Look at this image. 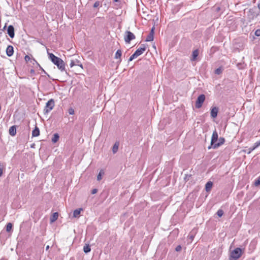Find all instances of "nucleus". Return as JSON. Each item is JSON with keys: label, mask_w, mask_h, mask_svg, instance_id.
Instances as JSON below:
<instances>
[{"label": "nucleus", "mask_w": 260, "mask_h": 260, "mask_svg": "<svg viewBox=\"0 0 260 260\" xmlns=\"http://www.w3.org/2000/svg\"><path fill=\"white\" fill-rule=\"evenodd\" d=\"M49 58L55 64L61 72L65 70V64L63 61L60 58L55 56L53 53H48Z\"/></svg>", "instance_id": "nucleus-1"}, {"label": "nucleus", "mask_w": 260, "mask_h": 260, "mask_svg": "<svg viewBox=\"0 0 260 260\" xmlns=\"http://www.w3.org/2000/svg\"><path fill=\"white\" fill-rule=\"evenodd\" d=\"M242 255V250L240 248H236L231 252L229 260H237Z\"/></svg>", "instance_id": "nucleus-2"}, {"label": "nucleus", "mask_w": 260, "mask_h": 260, "mask_svg": "<svg viewBox=\"0 0 260 260\" xmlns=\"http://www.w3.org/2000/svg\"><path fill=\"white\" fill-rule=\"evenodd\" d=\"M54 101L53 99L49 100L47 103L46 104V106L44 109V113L47 114L51 110H52L54 107Z\"/></svg>", "instance_id": "nucleus-3"}, {"label": "nucleus", "mask_w": 260, "mask_h": 260, "mask_svg": "<svg viewBox=\"0 0 260 260\" xmlns=\"http://www.w3.org/2000/svg\"><path fill=\"white\" fill-rule=\"evenodd\" d=\"M125 34L124 39L125 43H129L132 40L135 39V36L132 32L127 30Z\"/></svg>", "instance_id": "nucleus-4"}, {"label": "nucleus", "mask_w": 260, "mask_h": 260, "mask_svg": "<svg viewBox=\"0 0 260 260\" xmlns=\"http://www.w3.org/2000/svg\"><path fill=\"white\" fill-rule=\"evenodd\" d=\"M205 100V95L203 94L200 95L196 102V107L197 108H200Z\"/></svg>", "instance_id": "nucleus-5"}, {"label": "nucleus", "mask_w": 260, "mask_h": 260, "mask_svg": "<svg viewBox=\"0 0 260 260\" xmlns=\"http://www.w3.org/2000/svg\"><path fill=\"white\" fill-rule=\"evenodd\" d=\"M146 45L144 44H142L141 45V47L137 49L134 53L138 57L139 56L142 54L144 53V52L146 50Z\"/></svg>", "instance_id": "nucleus-6"}, {"label": "nucleus", "mask_w": 260, "mask_h": 260, "mask_svg": "<svg viewBox=\"0 0 260 260\" xmlns=\"http://www.w3.org/2000/svg\"><path fill=\"white\" fill-rule=\"evenodd\" d=\"M218 133L216 130H215L212 134V137H211V145L213 146V145L216 144L215 142L218 140Z\"/></svg>", "instance_id": "nucleus-7"}, {"label": "nucleus", "mask_w": 260, "mask_h": 260, "mask_svg": "<svg viewBox=\"0 0 260 260\" xmlns=\"http://www.w3.org/2000/svg\"><path fill=\"white\" fill-rule=\"evenodd\" d=\"M154 27H153L150 30L149 35L147 36L146 41V42H150L152 41L154 39Z\"/></svg>", "instance_id": "nucleus-8"}, {"label": "nucleus", "mask_w": 260, "mask_h": 260, "mask_svg": "<svg viewBox=\"0 0 260 260\" xmlns=\"http://www.w3.org/2000/svg\"><path fill=\"white\" fill-rule=\"evenodd\" d=\"M218 112V108L217 107H212L211 109V116L212 118H215L217 116Z\"/></svg>", "instance_id": "nucleus-9"}, {"label": "nucleus", "mask_w": 260, "mask_h": 260, "mask_svg": "<svg viewBox=\"0 0 260 260\" xmlns=\"http://www.w3.org/2000/svg\"><path fill=\"white\" fill-rule=\"evenodd\" d=\"M7 32L9 35V36L11 38H13L14 37V27L12 25H9L8 27Z\"/></svg>", "instance_id": "nucleus-10"}, {"label": "nucleus", "mask_w": 260, "mask_h": 260, "mask_svg": "<svg viewBox=\"0 0 260 260\" xmlns=\"http://www.w3.org/2000/svg\"><path fill=\"white\" fill-rule=\"evenodd\" d=\"M14 53L13 47L11 45H9L6 49V53L8 56H11Z\"/></svg>", "instance_id": "nucleus-11"}, {"label": "nucleus", "mask_w": 260, "mask_h": 260, "mask_svg": "<svg viewBox=\"0 0 260 260\" xmlns=\"http://www.w3.org/2000/svg\"><path fill=\"white\" fill-rule=\"evenodd\" d=\"M121 55H122V51L120 49L117 50V51L116 52L115 54V58L119 59V60L118 61V63H120L121 61Z\"/></svg>", "instance_id": "nucleus-12"}, {"label": "nucleus", "mask_w": 260, "mask_h": 260, "mask_svg": "<svg viewBox=\"0 0 260 260\" xmlns=\"http://www.w3.org/2000/svg\"><path fill=\"white\" fill-rule=\"evenodd\" d=\"M258 15V13H255L253 10L250 9L249 10V14H248L249 18L250 19H253L254 18L257 17Z\"/></svg>", "instance_id": "nucleus-13"}, {"label": "nucleus", "mask_w": 260, "mask_h": 260, "mask_svg": "<svg viewBox=\"0 0 260 260\" xmlns=\"http://www.w3.org/2000/svg\"><path fill=\"white\" fill-rule=\"evenodd\" d=\"M224 139L223 138L220 137L219 139V142L218 143L215 144L213 145V148L214 149H216L217 147H218L219 146H220V145H221L222 144H223L224 143Z\"/></svg>", "instance_id": "nucleus-14"}, {"label": "nucleus", "mask_w": 260, "mask_h": 260, "mask_svg": "<svg viewBox=\"0 0 260 260\" xmlns=\"http://www.w3.org/2000/svg\"><path fill=\"white\" fill-rule=\"evenodd\" d=\"M9 134L12 136H14L16 134V126L13 125L10 127L9 128Z\"/></svg>", "instance_id": "nucleus-15"}, {"label": "nucleus", "mask_w": 260, "mask_h": 260, "mask_svg": "<svg viewBox=\"0 0 260 260\" xmlns=\"http://www.w3.org/2000/svg\"><path fill=\"white\" fill-rule=\"evenodd\" d=\"M40 135L39 128L36 126L35 129L32 132V137H38Z\"/></svg>", "instance_id": "nucleus-16"}, {"label": "nucleus", "mask_w": 260, "mask_h": 260, "mask_svg": "<svg viewBox=\"0 0 260 260\" xmlns=\"http://www.w3.org/2000/svg\"><path fill=\"white\" fill-rule=\"evenodd\" d=\"M213 186V183L211 181H208L205 185V189L206 191L209 192L211 190Z\"/></svg>", "instance_id": "nucleus-17"}, {"label": "nucleus", "mask_w": 260, "mask_h": 260, "mask_svg": "<svg viewBox=\"0 0 260 260\" xmlns=\"http://www.w3.org/2000/svg\"><path fill=\"white\" fill-rule=\"evenodd\" d=\"M82 210V208H79L74 210L73 212V217L75 218L78 217Z\"/></svg>", "instance_id": "nucleus-18"}, {"label": "nucleus", "mask_w": 260, "mask_h": 260, "mask_svg": "<svg viewBox=\"0 0 260 260\" xmlns=\"http://www.w3.org/2000/svg\"><path fill=\"white\" fill-rule=\"evenodd\" d=\"M59 138V135L57 133H55L53 135V136L51 139V141L53 143L57 142Z\"/></svg>", "instance_id": "nucleus-19"}, {"label": "nucleus", "mask_w": 260, "mask_h": 260, "mask_svg": "<svg viewBox=\"0 0 260 260\" xmlns=\"http://www.w3.org/2000/svg\"><path fill=\"white\" fill-rule=\"evenodd\" d=\"M194 237V234L193 232L192 231L189 234V235L188 236L187 240L188 241V243H191L192 241V240H193Z\"/></svg>", "instance_id": "nucleus-20"}, {"label": "nucleus", "mask_w": 260, "mask_h": 260, "mask_svg": "<svg viewBox=\"0 0 260 260\" xmlns=\"http://www.w3.org/2000/svg\"><path fill=\"white\" fill-rule=\"evenodd\" d=\"M91 250V248L90 246L88 244H85V245L83 247V251L85 253H87L90 252Z\"/></svg>", "instance_id": "nucleus-21"}, {"label": "nucleus", "mask_w": 260, "mask_h": 260, "mask_svg": "<svg viewBox=\"0 0 260 260\" xmlns=\"http://www.w3.org/2000/svg\"><path fill=\"white\" fill-rule=\"evenodd\" d=\"M198 54H199L198 50H194L192 52V58L191 59V60H194L196 59L197 57L198 56Z\"/></svg>", "instance_id": "nucleus-22"}, {"label": "nucleus", "mask_w": 260, "mask_h": 260, "mask_svg": "<svg viewBox=\"0 0 260 260\" xmlns=\"http://www.w3.org/2000/svg\"><path fill=\"white\" fill-rule=\"evenodd\" d=\"M104 174V170H101L97 176V180L98 181H100L102 178V175H103Z\"/></svg>", "instance_id": "nucleus-23"}, {"label": "nucleus", "mask_w": 260, "mask_h": 260, "mask_svg": "<svg viewBox=\"0 0 260 260\" xmlns=\"http://www.w3.org/2000/svg\"><path fill=\"white\" fill-rule=\"evenodd\" d=\"M58 213H57V212L54 213L52 215V217L51 219V222H54L55 220H56L58 218Z\"/></svg>", "instance_id": "nucleus-24"}, {"label": "nucleus", "mask_w": 260, "mask_h": 260, "mask_svg": "<svg viewBox=\"0 0 260 260\" xmlns=\"http://www.w3.org/2000/svg\"><path fill=\"white\" fill-rule=\"evenodd\" d=\"M118 145L119 144L117 143H115V144L113 145L112 151L114 153H115L118 149Z\"/></svg>", "instance_id": "nucleus-25"}, {"label": "nucleus", "mask_w": 260, "mask_h": 260, "mask_svg": "<svg viewBox=\"0 0 260 260\" xmlns=\"http://www.w3.org/2000/svg\"><path fill=\"white\" fill-rule=\"evenodd\" d=\"M13 225L11 223H8L6 225V231L9 232H10L12 229Z\"/></svg>", "instance_id": "nucleus-26"}, {"label": "nucleus", "mask_w": 260, "mask_h": 260, "mask_svg": "<svg viewBox=\"0 0 260 260\" xmlns=\"http://www.w3.org/2000/svg\"><path fill=\"white\" fill-rule=\"evenodd\" d=\"M4 169V166L3 164L0 163V177L2 176L3 173V170Z\"/></svg>", "instance_id": "nucleus-27"}, {"label": "nucleus", "mask_w": 260, "mask_h": 260, "mask_svg": "<svg viewBox=\"0 0 260 260\" xmlns=\"http://www.w3.org/2000/svg\"><path fill=\"white\" fill-rule=\"evenodd\" d=\"M223 214V211L221 209H219L217 212V215L219 217H221Z\"/></svg>", "instance_id": "nucleus-28"}, {"label": "nucleus", "mask_w": 260, "mask_h": 260, "mask_svg": "<svg viewBox=\"0 0 260 260\" xmlns=\"http://www.w3.org/2000/svg\"><path fill=\"white\" fill-rule=\"evenodd\" d=\"M254 150V149H253V147H250V148H248V149H247V150H245L244 151L245 152H246V153H248V154H249V153H250L252 151H253Z\"/></svg>", "instance_id": "nucleus-29"}, {"label": "nucleus", "mask_w": 260, "mask_h": 260, "mask_svg": "<svg viewBox=\"0 0 260 260\" xmlns=\"http://www.w3.org/2000/svg\"><path fill=\"white\" fill-rule=\"evenodd\" d=\"M138 56L135 54V53H134L133 54H132L129 58L128 59V61H132L134 58H137Z\"/></svg>", "instance_id": "nucleus-30"}, {"label": "nucleus", "mask_w": 260, "mask_h": 260, "mask_svg": "<svg viewBox=\"0 0 260 260\" xmlns=\"http://www.w3.org/2000/svg\"><path fill=\"white\" fill-rule=\"evenodd\" d=\"M68 113L70 115H74L75 111H74V110L73 109V108H70L68 110Z\"/></svg>", "instance_id": "nucleus-31"}, {"label": "nucleus", "mask_w": 260, "mask_h": 260, "mask_svg": "<svg viewBox=\"0 0 260 260\" xmlns=\"http://www.w3.org/2000/svg\"><path fill=\"white\" fill-rule=\"evenodd\" d=\"M222 72V70L220 68H217L215 71V73L217 75H219Z\"/></svg>", "instance_id": "nucleus-32"}, {"label": "nucleus", "mask_w": 260, "mask_h": 260, "mask_svg": "<svg viewBox=\"0 0 260 260\" xmlns=\"http://www.w3.org/2000/svg\"><path fill=\"white\" fill-rule=\"evenodd\" d=\"M254 185L255 186H257L260 185V177L255 181Z\"/></svg>", "instance_id": "nucleus-33"}, {"label": "nucleus", "mask_w": 260, "mask_h": 260, "mask_svg": "<svg viewBox=\"0 0 260 260\" xmlns=\"http://www.w3.org/2000/svg\"><path fill=\"white\" fill-rule=\"evenodd\" d=\"M260 145L257 142H256L254 145H253V146L252 147H253V149H255L256 148H257L258 147H259Z\"/></svg>", "instance_id": "nucleus-34"}, {"label": "nucleus", "mask_w": 260, "mask_h": 260, "mask_svg": "<svg viewBox=\"0 0 260 260\" xmlns=\"http://www.w3.org/2000/svg\"><path fill=\"white\" fill-rule=\"evenodd\" d=\"M182 249V247L181 246V245H178L176 248H175V250L177 252H179V251H180Z\"/></svg>", "instance_id": "nucleus-35"}, {"label": "nucleus", "mask_w": 260, "mask_h": 260, "mask_svg": "<svg viewBox=\"0 0 260 260\" xmlns=\"http://www.w3.org/2000/svg\"><path fill=\"white\" fill-rule=\"evenodd\" d=\"M254 34L256 36H257V37L260 36V29H258L256 30Z\"/></svg>", "instance_id": "nucleus-36"}, {"label": "nucleus", "mask_w": 260, "mask_h": 260, "mask_svg": "<svg viewBox=\"0 0 260 260\" xmlns=\"http://www.w3.org/2000/svg\"><path fill=\"white\" fill-rule=\"evenodd\" d=\"M75 65H76V64L75 63V61H74V60H72L71 61L70 63V67H71V68H72L73 66H75Z\"/></svg>", "instance_id": "nucleus-37"}, {"label": "nucleus", "mask_w": 260, "mask_h": 260, "mask_svg": "<svg viewBox=\"0 0 260 260\" xmlns=\"http://www.w3.org/2000/svg\"><path fill=\"white\" fill-rule=\"evenodd\" d=\"M100 2L99 1H96L94 3V5H93V7L94 8H96L98 7H99L100 6Z\"/></svg>", "instance_id": "nucleus-38"}, {"label": "nucleus", "mask_w": 260, "mask_h": 260, "mask_svg": "<svg viewBox=\"0 0 260 260\" xmlns=\"http://www.w3.org/2000/svg\"><path fill=\"white\" fill-rule=\"evenodd\" d=\"M25 60L26 62H28L29 61H30L31 60V58L28 55H26L25 56Z\"/></svg>", "instance_id": "nucleus-39"}, {"label": "nucleus", "mask_w": 260, "mask_h": 260, "mask_svg": "<svg viewBox=\"0 0 260 260\" xmlns=\"http://www.w3.org/2000/svg\"><path fill=\"white\" fill-rule=\"evenodd\" d=\"M97 191H98V189L94 188V189L92 190L91 193L92 194H95V193H96L97 192Z\"/></svg>", "instance_id": "nucleus-40"}, {"label": "nucleus", "mask_w": 260, "mask_h": 260, "mask_svg": "<svg viewBox=\"0 0 260 260\" xmlns=\"http://www.w3.org/2000/svg\"><path fill=\"white\" fill-rule=\"evenodd\" d=\"M257 7H258V9L260 10V1L258 2V3L257 4Z\"/></svg>", "instance_id": "nucleus-41"}, {"label": "nucleus", "mask_w": 260, "mask_h": 260, "mask_svg": "<svg viewBox=\"0 0 260 260\" xmlns=\"http://www.w3.org/2000/svg\"><path fill=\"white\" fill-rule=\"evenodd\" d=\"M49 249V245H47V246L46 247V250H48Z\"/></svg>", "instance_id": "nucleus-42"}, {"label": "nucleus", "mask_w": 260, "mask_h": 260, "mask_svg": "<svg viewBox=\"0 0 260 260\" xmlns=\"http://www.w3.org/2000/svg\"><path fill=\"white\" fill-rule=\"evenodd\" d=\"M257 142H258V144H259V145H260V140H259V141H257Z\"/></svg>", "instance_id": "nucleus-43"}, {"label": "nucleus", "mask_w": 260, "mask_h": 260, "mask_svg": "<svg viewBox=\"0 0 260 260\" xmlns=\"http://www.w3.org/2000/svg\"><path fill=\"white\" fill-rule=\"evenodd\" d=\"M119 0H114L115 2H117Z\"/></svg>", "instance_id": "nucleus-44"}, {"label": "nucleus", "mask_w": 260, "mask_h": 260, "mask_svg": "<svg viewBox=\"0 0 260 260\" xmlns=\"http://www.w3.org/2000/svg\"><path fill=\"white\" fill-rule=\"evenodd\" d=\"M79 66H80V67H81L82 68H83V67H82V64H80V65H79Z\"/></svg>", "instance_id": "nucleus-45"}, {"label": "nucleus", "mask_w": 260, "mask_h": 260, "mask_svg": "<svg viewBox=\"0 0 260 260\" xmlns=\"http://www.w3.org/2000/svg\"><path fill=\"white\" fill-rule=\"evenodd\" d=\"M211 148V146H209V147H208V149H210Z\"/></svg>", "instance_id": "nucleus-46"}, {"label": "nucleus", "mask_w": 260, "mask_h": 260, "mask_svg": "<svg viewBox=\"0 0 260 260\" xmlns=\"http://www.w3.org/2000/svg\"><path fill=\"white\" fill-rule=\"evenodd\" d=\"M32 60H33V61L36 62V61L34 59H33Z\"/></svg>", "instance_id": "nucleus-47"}]
</instances>
